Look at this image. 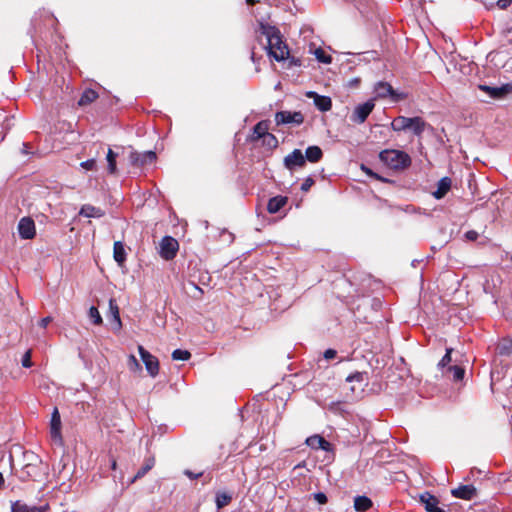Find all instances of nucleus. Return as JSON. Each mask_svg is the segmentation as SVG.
<instances>
[{
	"mask_svg": "<svg viewBox=\"0 0 512 512\" xmlns=\"http://www.w3.org/2000/svg\"><path fill=\"white\" fill-rule=\"evenodd\" d=\"M260 43L267 50L268 55L276 61H282L289 55V50L285 42L282 40L279 29L268 23L259 22L257 30Z\"/></svg>",
	"mask_w": 512,
	"mask_h": 512,
	"instance_id": "f257e3e1",
	"label": "nucleus"
},
{
	"mask_svg": "<svg viewBox=\"0 0 512 512\" xmlns=\"http://www.w3.org/2000/svg\"><path fill=\"white\" fill-rule=\"evenodd\" d=\"M379 159L393 170H404L411 165V157L401 150H383L379 154Z\"/></svg>",
	"mask_w": 512,
	"mask_h": 512,
	"instance_id": "f03ea898",
	"label": "nucleus"
},
{
	"mask_svg": "<svg viewBox=\"0 0 512 512\" xmlns=\"http://www.w3.org/2000/svg\"><path fill=\"white\" fill-rule=\"evenodd\" d=\"M426 125V122L418 116H398L392 121L391 128L395 132L411 130L414 135L420 137L424 132Z\"/></svg>",
	"mask_w": 512,
	"mask_h": 512,
	"instance_id": "7ed1b4c3",
	"label": "nucleus"
},
{
	"mask_svg": "<svg viewBox=\"0 0 512 512\" xmlns=\"http://www.w3.org/2000/svg\"><path fill=\"white\" fill-rule=\"evenodd\" d=\"M24 465L21 469L20 479L22 481L36 480L41 475V458L32 451H26L23 454Z\"/></svg>",
	"mask_w": 512,
	"mask_h": 512,
	"instance_id": "20e7f679",
	"label": "nucleus"
},
{
	"mask_svg": "<svg viewBox=\"0 0 512 512\" xmlns=\"http://www.w3.org/2000/svg\"><path fill=\"white\" fill-rule=\"evenodd\" d=\"M276 125H301L304 122V116L300 111H278L275 113Z\"/></svg>",
	"mask_w": 512,
	"mask_h": 512,
	"instance_id": "39448f33",
	"label": "nucleus"
},
{
	"mask_svg": "<svg viewBox=\"0 0 512 512\" xmlns=\"http://www.w3.org/2000/svg\"><path fill=\"white\" fill-rule=\"evenodd\" d=\"M375 103L373 99H369L366 102L359 104L355 107L350 120L353 123L362 124L366 121L370 113L373 111Z\"/></svg>",
	"mask_w": 512,
	"mask_h": 512,
	"instance_id": "423d86ee",
	"label": "nucleus"
},
{
	"mask_svg": "<svg viewBox=\"0 0 512 512\" xmlns=\"http://www.w3.org/2000/svg\"><path fill=\"white\" fill-rule=\"evenodd\" d=\"M138 352L143 361L145 368L148 374L151 377H156L159 373V361L158 359L152 355L149 351H147L142 345L138 346Z\"/></svg>",
	"mask_w": 512,
	"mask_h": 512,
	"instance_id": "0eeeda50",
	"label": "nucleus"
},
{
	"mask_svg": "<svg viewBox=\"0 0 512 512\" xmlns=\"http://www.w3.org/2000/svg\"><path fill=\"white\" fill-rule=\"evenodd\" d=\"M156 160V153L152 150L145 152H137L131 150L129 153V163L135 167H143L151 164Z\"/></svg>",
	"mask_w": 512,
	"mask_h": 512,
	"instance_id": "6e6552de",
	"label": "nucleus"
},
{
	"mask_svg": "<svg viewBox=\"0 0 512 512\" xmlns=\"http://www.w3.org/2000/svg\"><path fill=\"white\" fill-rule=\"evenodd\" d=\"M179 249L176 239L171 236H165L160 242V255L165 260H172Z\"/></svg>",
	"mask_w": 512,
	"mask_h": 512,
	"instance_id": "1a4fd4ad",
	"label": "nucleus"
},
{
	"mask_svg": "<svg viewBox=\"0 0 512 512\" xmlns=\"http://www.w3.org/2000/svg\"><path fill=\"white\" fill-rule=\"evenodd\" d=\"M18 233L21 239L30 240L36 235L35 223L30 217H23L18 223Z\"/></svg>",
	"mask_w": 512,
	"mask_h": 512,
	"instance_id": "9d476101",
	"label": "nucleus"
},
{
	"mask_svg": "<svg viewBox=\"0 0 512 512\" xmlns=\"http://www.w3.org/2000/svg\"><path fill=\"white\" fill-rule=\"evenodd\" d=\"M305 165V157L300 149H294L290 154L284 158V166L292 171L297 167Z\"/></svg>",
	"mask_w": 512,
	"mask_h": 512,
	"instance_id": "9b49d317",
	"label": "nucleus"
},
{
	"mask_svg": "<svg viewBox=\"0 0 512 512\" xmlns=\"http://www.w3.org/2000/svg\"><path fill=\"white\" fill-rule=\"evenodd\" d=\"M61 427H62V423H61L60 413H59L58 409L55 407L53 409V412L51 414V419H50V434H51V437L53 440H55V441L62 440Z\"/></svg>",
	"mask_w": 512,
	"mask_h": 512,
	"instance_id": "f8f14e48",
	"label": "nucleus"
},
{
	"mask_svg": "<svg viewBox=\"0 0 512 512\" xmlns=\"http://www.w3.org/2000/svg\"><path fill=\"white\" fill-rule=\"evenodd\" d=\"M307 96L313 99L314 105L321 112H327L332 108V100L328 96L319 95L314 91L308 92Z\"/></svg>",
	"mask_w": 512,
	"mask_h": 512,
	"instance_id": "ddd939ff",
	"label": "nucleus"
},
{
	"mask_svg": "<svg viewBox=\"0 0 512 512\" xmlns=\"http://www.w3.org/2000/svg\"><path fill=\"white\" fill-rule=\"evenodd\" d=\"M420 501L424 504L427 512H446L444 509L438 506L439 500L429 492H424L420 495Z\"/></svg>",
	"mask_w": 512,
	"mask_h": 512,
	"instance_id": "4468645a",
	"label": "nucleus"
},
{
	"mask_svg": "<svg viewBox=\"0 0 512 512\" xmlns=\"http://www.w3.org/2000/svg\"><path fill=\"white\" fill-rule=\"evenodd\" d=\"M452 495L456 498L464 499V500H471L476 496V488L469 484V485H461L451 491Z\"/></svg>",
	"mask_w": 512,
	"mask_h": 512,
	"instance_id": "2eb2a0df",
	"label": "nucleus"
},
{
	"mask_svg": "<svg viewBox=\"0 0 512 512\" xmlns=\"http://www.w3.org/2000/svg\"><path fill=\"white\" fill-rule=\"evenodd\" d=\"M48 509V504L42 506H28L21 501H15L11 505V512H47Z\"/></svg>",
	"mask_w": 512,
	"mask_h": 512,
	"instance_id": "dca6fc26",
	"label": "nucleus"
},
{
	"mask_svg": "<svg viewBox=\"0 0 512 512\" xmlns=\"http://www.w3.org/2000/svg\"><path fill=\"white\" fill-rule=\"evenodd\" d=\"M305 443L312 449H316V450L321 449L324 451H329L330 446H331L330 442L325 440L320 435H312V436L308 437L306 439Z\"/></svg>",
	"mask_w": 512,
	"mask_h": 512,
	"instance_id": "f3484780",
	"label": "nucleus"
},
{
	"mask_svg": "<svg viewBox=\"0 0 512 512\" xmlns=\"http://www.w3.org/2000/svg\"><path fill=\"white\" fill-rule=\"evenodd\" d=\"M479 89L488 93V95L493 99H500L510 91V88L508 85H503L501 87H491L488 85H479Z\"/></svg>",
	"mask_w": 512,
	"mask_h": 512,
	"instance_id": "a211bd4d",
	"label": "nucleus"
},
{
	"mask_svg": "<svg viewBox=\"0 0 512 512\" xmlns=\"http://www.w3.org/2000/svg\"><path fill=\"white\" fill-rule=\"evenodd\" d=\"M288 202V198L286 196H275L269 199L267 204V210L270 214H275L279 212Z\"/></svg>",
	"mask_w": 512,
	"mask_h": 512,
	"instance_id": "6ab92c4d",
	"label": "nucleus"
},
{
	"mask_svg": "<svg viewBox=\"0 0 512 512\" xmlns=\"http://www.w3.org/2000/svg\"><path fill=\"white\" fill-rule=\"evenodd\" d=\"M452 181L449 177L441 178L437 183V189L433 192L436 199H442L450 190Z\"/></svg>",
	"mask_w": 512,
	"mask_h": 512,
	"instance_id": "aec40b11",
	"label": "nucleus"
},
{
	"mask_svg": "<svg viewBox=\"0 0 512 512\" xmlns=\"http://www.w3.org/2000/svg\"><path fill=\"white\" fill-rule=\"evenodd\" d=\"M79 215L87 218H101L105 215V212L99 208L90 204H85L81 207Z\"/></svg>",
	"mask_w": 512,
	"mask_h": 512,
	"instance_id": "412c9836",
	"label": "nucleus"
},
{
	"mask_svg": "<svg viewBox=\"0 0 512 512\" xmlns=\"http://www.w3.org/2000/svg\"><path fill=\"white\" fill-rule=\"evenodd\" d=\"M305 161H309L311 163L319 162L323 157V152L319 146L313 145L307 147L305 151Z\"/></svg>",
	"mask_w": 512,
	"mask_h": 512,
	"instance_id": "4be33fe9",
	"label": "nucleus"
},
{
	"mask_svg": "<svg viewBox=\"0 0 512 512\" xmlns=\"http://www.w3.org/2000/svg\"><path fill=\"white\" fill-rule=\"evenodd\" d=\"M155 465L154 457H149L145 459L143 466L137 471L135 476L130 480V484H133L138 479L144 477Z\"/></svg>",
	"mask_w": 512,
	"mask_h": 512,
	"instance_id": "5701e85b",
	"label": "nucleus"
},
{
	"mask_svg": "<svg viewBox=\"0 0 512 512\" xmlns=\"http://www.w3.org/2000/svg\"><path fill=\"white\" fill-rule=\"evenodd\" d=\"M113 257L119 266H122L126 261V251L124 244L121 241H116L114 243Z\"/></svg>",
	"mask_w": 512,
	"mask_h": 512,
	"instance_id": "b1692460",
	"label": "nucleus"
},
{
	"mask_svg": "<svg viewBox=\"0 0 512 512\" xmlns=\"http://www.w3.org/2000/svg\"><path fill=\"white\" fill-rule=\"evenodd\" d=\"M372 507V501L367 496H356L354 499V508L357 512H366Z\"/></svg>",
	"mask_w": 512,
	"mask_h": 512,
	"instance_id": "393cba45",
	"label": "nucleus"
},
{
	"mask_svg": "<svg viewBox=\"0 0 512 512\" xmlns=\"http://www.w3.org/2000/svg\"><path fill=\"white\" fill-rule=\"evenodd\" d=\"M232 494L226 491H218L215 495V504L218 510L224 508L232 501Z\"/></svg>",
	"mask_w": 512,
	"mask_h": 512,
	"instance_id": "a878e982",
	"label": "nucleus"
},
{
	"mask_svg": "<svg viewBox=\"0 0 512 512\" xmlns=\"http://www.w3.org/2000/svg\"><path fill=\"white\" fill-rule=\"evenodd\" d=\"M375 92H376L377 96L380 98H385L388 96L390 97V95H395L393 87L387 82H378L375 86Z\"/></svg>",
	"mask_w": 512,
	"mask_h": 512,
	"instance_id": "bb28decb",
	"label": "nucleus"
},
{
	"mask_svg": "<svg viewBox=\"0 0 512 512\" xmlns=\"http://www.w3.org/2000/svg\"><path fill=\"white\" fill-rule=\"evenodd\" d=\"M98 97V94L96 91H94L93 89H86L80 99L78 100V105L79 106H86L90 103H92L93 101H95Z\"/></svg>",
	"mask_w": 512,
	"mask_h": 512,
	"instance_id": "cd10ccee",
	"label": "nucleus"
},
{
	"mask_svg": "<svg viewBox=\"0 0 512 512\" xmlns=\"http://www.w3.org/2000/svg\"><path fill=\"white\" fill-rule=\"evenodd\" d=\"M269 125L268 121H260L253 128V139H262L268 133Z\"/></svg>",
	"mask_w": 512,
	"mask_h": 512,
	"instance_id": "c85d7f7f",
	"label": "nucleus"
},
{
	"mask_svg": "<svg viewBox=\"0 0 512 512\" xmlns=\"http://www.w3.org/2000/svg\"><path fill=\"white\" fill-rule=\"evenodd\" d=\"M109 310L113 321L116 323L117 329H120L122 324L119 315V308L114 299L109 300Z\"/></svg>",
	"mask_w": 512,
	"mask_h": 512,
	"instance_id": "c756f323",
	"label": "nucleus"
},
{
	"mask_svg": "<svg viewBox=\"0 0 512 512\" xmlns=\"http://www.w3.org/2000/svg\"><path fill=\"white\" fill-rule=\"evenodd\" d=\"M117 156H118V154L116 152H114L111 148L108 149V152L106 155V160L108 162V172L110 174H115L117 171V167H116Z\"/></svg>",
	"mask_w": 512,
	"mask_h": 512,
	"instance_id": "7c9ffc66",
	"label": "nucleus"
},
{
	"mask_svg": "<svg viewBox=\"0 0 512 512\" xmlns=\"http://www.w3.org/2000/svg\"><path fill=\"white\" fill-rule=\"evenodd\" d=\"M262 144L270 149H275L278 146V139L275 135L268 132L262 138Z\"/></svg>",
	"mask_w": 512,
	"mask_h": 512,
	"instance_id": "2f4dec72",
	"label": "nucleus"
},
{
	"mask_svg": "<svg viewBox=\"0 0 512 512\" xmlns=\"http://www.w3.org/2000/svg\"><path fill=\"white\" fill-rule=\"evenodd\" d=\"M127 366L129 370L133 373H138L142 371V366L139 361L136 359L134 355H129L127 360Z\"/></svg>",
	"mask_w": 512,
	"mask_h": 512,
	"instance_id": "473e14b6",
	"label": "nucleus"
},
{
	"mask_svg": "<svg viewBox=\"0 0 512 512\" xmlns=\"http://www.w3.org/2000/svg\"><path fill=\"white\" fill-rule=\"evenodd\" d=\"M314 54L316 59L321 63L330 64L332 62V57L327 55L321 48L316 49Z\"/></svg>",
	"mask_w": 512,
	"mask_h": 512,
	"instance_id": "72a5a7b5",
	"label": "nucleus"
},
{
	"mask_svg": "<svg viewBox=\"0 0 512 512\" xmlns=\"http://www.w3.org/2000/svg\"><path fill=\"white\" fill-rule=\"evenodd\" d=\"M191 357V354L187 350L176 349L172 352L173 360H182L186 361Z\"/></svg>",
	"mask_w": 512,
	"mask_h": 512,
	"instance_id": "f704fd0d",
	"label": "nucleus"
},
{
	"mask_svg": "<svg viewBox=\"0 0 512 512\" xmlns=\"http://www.w3.org/2000/svg\"><path fill=\"white\" fill-rule=\"evenodd\" d=\"M89 317L95 325L102 324V317L95 306H91L89 309Z\"/></svg>",
	"mask_w": 512,
	"mask_h": 512,
	"instance_id": "c9c22d12",
	"label": "nucleus"
},
{
	"mask_svg": "<svg viewBox=\"0 0 512 512\" xmlns=\"http://www.w3.org/2000/svg\"><path fill=\"white\" fill-rule=\"evenodd\" d=\"M449 371L452 373L455 381H461L464 378L465 370L460 366H451Z\"/></svg>",
	"mask_w": 512,
	"mask_h": 512,
	"instance_id": "e433bc0d",
	"label": "nucleus"
},
{
	"mask_svg": "<svg viewBox=\"0 0 512 512\" xmlns=\"http://www.w3.org/2000/svg\"><path fill=\"white\" fill-rule=\"evenodd\" d=\"M346 381L347 382H354V381H356V382L362 383L364 381V375L361 372H355V373L350 374L349 376H347Z\"/></svg>",
	"mask_w": 512,
	"mask_h": 512,
	"instance_id": "4c0bfd02",
	"label": "nucleus"
},
{
	"mask_svg": "<svg viewBox=\"0 0 512 512\" xmlns=\"http://www.w3.org/2000/svg\"><path fill=\"white\" fill-rule=\"evenodd\" d=\"M31 356H32V354H31L30 350L25 352V354L23 355V357L21 359V364L23 367L30 368L32 366Z\"/></svg>",
	"mask_w": 512,
	"mask_h": 512,
	"instance_id": "58836bf2",
	"label": "nucleus"
},
{
	"mask_svg": "<svg viewBox=\"0 0 512 512\" xmlns=\"http://www.w3.org/2000/svg\"><path fill=\"white\" fill-rule=\"evenodd\" d=\"M451 352H452V349H446L445 355L442 357V359L440 360V362L438 364L440 367H444L451 362Z\"/></svg>",
	"mask_w": 512,
	"mask_h": 512,
	"instance_id": "ea45409f",
	"label": "nucleus"
},
{
	"mask_svg": "<svg viewBox=\"0 0 512 512\" xmlns=\"http://www.w3.org/2000/svg\"><path fill=\"white\" fill-rule=\"evenodd\" d=\"M315 501L321 505L326 504L328 501V498L325 493L323 492H317L313 495Z\"/></svg>",
	"mask_w": 512,
	"mask_h": 512,
	"instance_id": "a19ab883",
	"label": "nucleus"
},
{
	"mask_svg": "<svg viewBox=\"0 0 512 512\" xmlns=\"http://www.w3.org/2000/svg\"><path fill=\"white\" fill-rule=\"evenodd\" d=\"M81 166L87 170H92L96 166V161L94 159H89L82 162Z\"/></svg>",
	"mask_w": 512,
	"mask_h": 512,
	"instance_id": "79ce46f5",
	"label": "nucleus"
},
{
	"mask_svg": "<svg viewBox=\"0 0 512 512\" xmlns=\"http://www.w3.org/2000/svg\"><path fill=\"white\" fill-rule=\"evenodd\" d=\"M314 184V180L311 177H308L301 185V190L306 192L310 189V187Z\"/></svg>",
	"mask_w": 512,
	"mask_h": 512,
	"instance_id": "37998d69",
	"label": "nucleus"
},
{
	"mask_svg": "<svg viewBox=\"0 0 512 512\" xmlns=\"http://www.w3.org/2000/svg\"><path fill=\"white\" fill-rule=\"evenodd\" d=\"M184 475H186L189 479H198L203 476V472L194 473L191 470L186 469L184 471Z\"/></svg>",
	"mask_w": 512,
	"mask_h": 512,
	"instance_id": "c03bdc74",
	"label": "nucleus"
},
{
	"mask_svg": "<svg viewBox=\"0 0 512 512\" xmlns=\"http://www.w3.org/2000/svg\"><path fill=\"white\" fill-rule=\"evenodd\" d=\"M479 234L475 230H469L465 233V238L468 241H475L478 238Z\"/></svg>",
	"mask_w": 512,
	"mask_h": 512,
	"instance_id": "a18cd8bd",
	"label": "nucleus"
},
{
	"mask_svg": "<svg viewBox=\"0 0 512 512\" xmlns=\"http://www.w3.org/2000/svg\"><path fill=\"white\" fill-rule=\"evenodd\" d=\"M337 355V351L334 350V349H327L325 352H324V358L326 360H331V359H334Z\"/></svg>",
	"mask_w": 512,
	"mask_h": 512,
	"instance_id": "49530a36",
	"label": "nucleus"
},
{
	"mask_svg": "<svg viewBox=\"0 0 512 512\" xmlns=\"http://www.w3.org/2000/svg\"><path fill=\"white\" fill-rule=\"evenodd\" d=\"M394 94L395 95H390V98L393 100V101H400V100H403L407 97V95L405 93H398L397 91L394 90Z\"/></svg>",
	"mask_w": 512,
	"mask_h": 512,
	"instance_id": "de8ad7c7",
	"label": "nucleus"
},
{
	"mask_svg": "<svg viewBox=\"0 0 512 512\" xmlns=\"http://www.w3.org/2000/svg\"><path fill=\"white\" fill-rule=\"evenodd\" d=\"M52 321V318L50 316L48 317H44L40 320L39 322V325L42 327V328H46L48 326V324Z\"/></svg>",
	"mask_w": 512,
	"mask_h": 512,
	"instance_id": "09e8293b",
	"label": "nucleus"
},
{
	"mask_svg": "<svg viewBox=\"0 0 512 512\" xmlns=\"http://www.w3.org/2000/svg\"><path fill=\"white\" fill-rule=\"evenodd\" d=\"M362 169L368 174L375 176L376 178H379L376 174H374L370 169L366 168L365 166H362Z\"/></svg>",
	"mask_w": 512,
	"mask_h": 512,
	"instance_id": "8fccbe9b",
	"label": "nucleus"
},
{
	"mask_svg": "<svg viewBox=\"0 0 512 512\" xmlns=\"http://www.w3.org/2000/svg\"><path fill=\"white\" fill-rule=\"evenodd\" d=\"M116 467H117V462H116V460H115V459H113V460L111 461V469H112V470H115V469H116Z\"/></svg>",
	"mask_w": 512,
	"mask_h": 512,
	"instance_id": "3c124183",
	"label": "nucleus"
},
{
	"mask_svg": "<svg viewBox=\"0 0 512 512\" xmlns=\"http://www.w3.org/2000/svg\"><path fill=\"white\" fill-rule=\"evenodd\" d=\"M23 153L27 154L28 153V144L27 143H23V150H22Z\"/></svg>",
	"mask_w": 512,
	"mask_h": 512,
	"instance_id": "603ef678",
	"label": "nucleus"
},
{
	"mask_svg": "<svg viewBox=\"0 0 512 512\" xmlns=\"http://www.w3.org/2000/svg\"><path fill=\"white\" fill-rule=\"evenodd\" d=\"M4 484L3 474L0 472V487Z\"/></svg>",
	"mask_w": 512,
	"mask_h": 512,
	"instance_id": "864d4df0",
	"label": "nucleus"
},
{
	"mask_svg": "<svg viewBox=\"0 0 512 512\" xmlns=\"http://www.w3.org/2000/svg\"><path fill=\"white\" fill-rule=\"evenodd\" d=\"M247 4L254 5L256 3V0H246Z\"/></svg>",
	"mask_w": 512,
	"mask_h": 512,
	"instance_id": "5fc2aeb1",
	"label": "nucleus"
},
{
	"mask_svg": "<svg viewBox=\"0 0 512 512\" xmlns=\"http://www.w3.org/2000/svg\"><path fill=\"white\" fill-rule=\"evenodd\" d=\"M229 241L231 242L233 240V235L231 233H228Z\"/></svg>",
	"mask_w": 512,
	"mask_h": 512,
	"instance_id": "6e6d98bb",
	"label": "nucleus"
}]
</instances>
